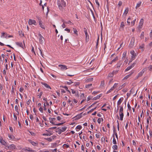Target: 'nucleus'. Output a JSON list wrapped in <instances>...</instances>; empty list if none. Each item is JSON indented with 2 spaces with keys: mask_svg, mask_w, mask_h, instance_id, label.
Here are the masks:
<instances>
[{
  "mask_svg": "<svg viewBox=\"0 0 152 152\" xmlns=\"http://www.w3.org/2000/svg\"><path fill=\"white\" fill-rule=\"evenodd\" d=\"M73 31H74V34L77 35L78 31H77V30H76V28H73Z\"/></svg>",
  "mask_w": 152,
  "mask_h": 152,
  "instance_id": "obj_37",
  "label": "nucleus"
},
{
  "mask_svg": "<svg viewBox=\"0 0 152 152\" xmlns=\"http://www.w3.org/2000/svg\"><path fill=\"white\" fill-rule=\"evenodd\" d=\"M95 1L96 4L98 5V7L99 8V4L98 2V0H95Z\"/></svg>",
  "mask_w": 152,
  "mask_h": 152,
  "instance_id": "obj_59",
  "label": "nucleus"
},
{
  "mask_svg": "<svg viewBox=\"0 0 152 152\" xmlns=\"http://www.w3.org/2000/svg\"><path fill=\"white\" fill-rule=\"evenodd\" d=\"M115 72L114 71H113L112 73H110L108 75V77H113L114 76V73Z\"/></svg>",
  "mask_w": 152,
  "mask_h": 152,
  "instance_id": "obj_18",
  "label": "nucleus"
},
{
  "mask_svg": "<svg viewBox=\"0 0 152 152\" xmlns=\"http://www.w3.org/2000/svg\"><path fill=\"white\" fill-rule=\"evenodd\" d=\"M39 20V23L40 26L43 29H45V27L44 25L42 24L41 20L38 18Z\"/></svg>",
  "mask_w": 152,
  "mask_h": 152,
  "instance_id": "obj_6",
  "label": "nucleus"
},
{
  "mask_svg": "<svg viewBox=\"0 0 152 152\" xmlns=\"http://www.w3.org/2000/svg\"><path fill=\"white\" fill-rule=\"evenodd\" d=\"M8 137L10 138L12 140L14 139L15 138V137L13 135H9Z\"/></svg>",
  "mask_w": 152,
  "mask_h": 152,
  "instance_id": "obj_46",
  "label": "nucleus"
},
{
  "mask_svg": "<svg viewBox=\"0 0 152 152\" xmlns=\"http://www.w3.org/2000/svg\"><path fill=\"white\" fill-rule=\"evenodd\" d=\"M1 34H2V35L1 36V37L3 36L5 38H7V34L6 33L3 32Z\"/></svg>",
  "mask_w": 152,
  "mask_h": 152,
  "instance_id": "obj_24",
  "label": "nucleus"
},
{
  "mask_svg": "<svg viewBox=\"0 0 152 152\" xmlns=\"http://www.w3.org/2000/svg\"><path fill=\"white\" fill-rule=\"evenodd\" d=\"M136 20V19H134L131 23V26H133L135 23V22Z\"/></svg>",
  "mask_w": 152,
  "mask_h": 152,
  "instance_id": "obj_30",
  "label": "nucleus"
},
{
  "mask_svg": "<svg viewBox=\"0 0 152 152\" xmlns=\"http://www.w3.org/2000/svg\"><path fill=\"white\" fill-rule=\"evenodd\" d=\"M122 102V100L121 99V98L120 99H119V100L118 102L117 105H120V104H121V103Z\"/></svg>",
  "mask_w": 152,
  "mask_h": 152,
  "instance_id": "obj_32",
  "label": "nucleus"
},
{
  "mask_svg": "<svg viewBox=\"0 0 152 152\" xmlns=\"http://www.w3.org/2000/svg\"><path fill=\"white\" fill-rule=\"evenodd\" d=\"M99 40V36H98V39L97 40L96 44V48H97V46H98V44Z\"/></svg>",
  "mask_w": 152,
  "mask_h": 152,
  "instance_id": "obj_42",
  "label": "nucleus"
},
{
  "mask_svg": "<svg viewBox=\"0 0 152 152\" xmlns=\"http://www.w3.org/2000/svg\"><path fill=\"white\" fill-rule=\"evenodd\" d=\"M127 107L128 108V109L129 110H131V107L129 104V103H128L127 104Z\"/></svg>",
  "mask_w": 152,
  "mask_h": 152,
  "instance_id": "obj_56",
  "label": "nucleus"
},
{
  "mask_svg": "<svg viewBox=\"0 0 152 152\" xmlns=\"http://www.w3.org/2000/svg\"><path fill=\"white\" fill-rule=\"evenodd\" d=\"M83 31L85 32V34H87V33H88L87 32V29L86 28H83Z\"/></svg>",
  "mask_w": 152,
  "mask_h": 152,
  "instance_id": "obj_54",
  "label": "nucleus"
},
{
  "mask_svg": "<svg viewBox=\"0 0 152 152\" xmlns=\"http://www.w3.org/2000/svg\"><path fill=\"white\" fill-rule=\"evenodd\" d=\"M41 83L43 85L45 86V87H46V88H50V89H51V88L50 87V86L49 85L45 83H42V82Z\"/></svg>",
  "mask_w": 152,
  "mask_h": 152,
  "instance_id": "obj_11",
  "label": "nucleus"
},
{
  "mask_svg": "<svg viewBox=\"0 0 152 152\" xmlns=\"http://www.w3.org/2000/svg\"><path fill=\"white\" fill-rule=\"evenodd\" d=\"M118 59V57L116 56L114 59H113L112 61V62H114Z\"/></svg>",
  "mask_w": 152,
  "mask_h": 152,
  "instance_id": "obj_44",
  "label": "nucleus"
},
{
  "mask_svg": "<svg viewBox=\"0 0 152 152\" xmlns=\"http://www.w3.org/2000/svg\"><path fill=\"white\" fill-rule=\"evenodd\" d=\"M123 108L122 106H121L120 107V108L119 111V114L121 113H123Z\"/></svg>",
  "mask_w": 152,
  "mask_h": 152,
  "instance_id": "obj_23",
  "label": "nucleus"
},
{
  "mask_svg": "<svg viewBox=\"0 0 152 152\" xmlns=\"http://www.w3.org/2000/svg\"><path fill=\"white\" fill-rule=\"evenodd\" d=\"M81 113H80V114L77 115L75 118V119L76 120H78L81 118Z\"/></svg>",
  "mask_w": 152,
  "mask_h": 152,
  "instance_id": "obj_17",
  "label": "nucleus"
},
{
  "mask_svg": "<svg viewBox=\"0 0 152 152\" xmlns=\"http://www.w3.org/2000/svg\"><path fill=\"white\" fill-rule=\"evenodd\" d=\"M104 81H102L101 82L100 86H103L104 85Z\"/></svg>",
  "mask_w": 152,
  "mask_h": 152,
  "instance_id": "obj_60",
  "label": "nucleus"
},
{
  "mask_svg": "<svg viewBox=\"0 0 152 152\" xmlns=\"http://www.w3.org/2000/svg\"><path fill=\"white\" fill-rule=\"evenodd\" d=\"M128 11L129 8L128 7L126 8L124 11V14L126 15L128 13Z\"/></svg>",
  "mask_w": 152,
  "mask_h": 152,
  "instance_id": "obj_26",
  "label": "nucleus"
},
{
  "mask_svg": "<svg viewBox=\"0 0 152 152\" xmlns=\"http://www.w3.org/2000/svg\"><path fill=\"white\" fill-rule=\"evenodd\" d=\"M28 24L29 25L34 24L35 25H37V22L35 20L29 19L28 22Z\"/></svg>",
  "mask_w": 152,
  "mask_h": 152,
  "instance_id": "obj_3",
  "label": "nucleus"
},
{
  "mask_svg": "<svg viewBox=\"0 0 152 152\" xmlns=\"http://www.w3.org/2000/svg\"><path fill=\"white\" fill-rule=\"evenodd\" d=\"M59 66L61 68V69L62 70H66L67 69L66 66L64 65H59Z\"/></svg>",
  "mask_w": 152,
  "mask_h": 152,
  "instance_id": "obj_5",
  "label": "nucleus"
},
{
  "mask_svg": "<svg viewBox=\"0 0 152 152\" xmlns=\"http://www.w3.org/2000/svg\"><path fill=\"white\" fill-rule=\"evenodd\" d=\"M144 37V32H142L140 35V37L141 39H143Z\"/></svg>",
  "mask_w": 152,
  "mask_h": 152,
  "instance_id": "obj_31",
  "label": "nucleus"
},
{
  "mask_svg": "<svg viewBox=\"0 0 152 152\" xmlns=\"http://www.w3.org/2000/svg\"><path fill=\"white\" fill-rule=\"evenodd\" d=\"M58 5L60 9L62 8V6H66V3L64 0H61V1H58Z\"/></svg>",
  "mask_w": 152,
  "mask_h": 152,
  "instance_id": "obj_2",
  "label": "nucleus"
},
{
  "mask_svg": "<svg viewBox=\"0 0 152 152\" xmlns=\"http://www.w3.org/2000/svg\"><path fill=\"white\" fill-rule=\"evenodd\" d=\"M145 70L142 69V71L138 74V76L140 77L142 76L144 73Z\"/></svg>",
  "mask_w": 152,
  "mask_h": 152,
  "instance_id": "obj_15",
  "label": "nucleus"
},
{
  "mask_svg": "<svg viewBox=\"0 0 152 152\" xmlns=\"http://www.w3.org/2000/svg\"><path fill=\"white\" fill-rule=\"evenodd\" d=\"M113 90V89L112 88H111L107 92L106 94H108L111 92Z\"/></svg>",
  "mask_w": 152,
  "mask_h": 152,
  "instance_id": "obj_57",
  "label": "nucleus"
},
{
  "mask_svg": "<svg viewBox=\"0 0 152 152\" xmlns=\"http://www.w3.org/2000/svg\"><path fill=\"white\" fill-rule=\"evenodd\" d=\"M39 42L40 44H42L44 42V38L40 34H39Z\"/></svg>",
  "mask_w": 152,
  "mask_h": 152,
  "instance_id": "obj_4",
  "label": "nucleus"
},
{
  "mask_svg": "<svg viewBox=\"0 0 152 152\" xmlns=\"http://www.w3.org/2000/svg\"><path fill=\"white\" fill-rule=\"evenodd\" d=\"M80 97L82 98H84V94H82L80 95Z\"/></svg>",
  "mask_w": 152,
  "mask_h": 152,
  "instance_id": "obj_63",
  "label": "nucleus"
},
{
  "mask_svg": "<svg viewBox=\"0 0 152 152\" xmlns=\"http://www.w3.org/2000/svg\"><path fill=\"white\" fill-rule=\"evenodd\" d=\"M102 96V94H100L97 95L96 97H94L93 99V100H96V99H99Z\"/></svg>",
  "mask_w": 152,
  "mask_h": 152,
  "instance_id": "obj_19",
  "label": "nucleus"
},
{
  "mask_svg": "<svg viewBox=\"0 0 152 152\" xmlns=\"http://www.w3.org/2000/svg\"><path fill=\"white\" fill-rule=\"evenodd\" d=\"M113 144H116L117 143L116 141V140L115 138L114 134H113Z\"/></svg>",
  "mask_w": 152,
  "mask_h": 152,
  "instance_id": "obj_25",
  "label": "nucleus"
},
{
  "mask_svg": "<svg viewBox=\"0 0 152 152\" xmlns=\"http://www.w3.org/2000/svg\"><path fill=\"white\" fill-rule=\"evenodd\" d=\"M38 49L39 50V53H40V55L41 56H42L43 57V54L42 53V52L41 50L39 48H38Z\"/></svg>",
  "mask_w": 152,
  "mask_h": 152,
  "instance_id": "obj_49",
  "label": "nucleus"
},
{
  "mask_svg": "<svg viewBox=\"0 0 152 152\" xmlns=\"http://www.w3.org/2000/svg\"><path fill=\"white\" fill-rule=\"evenodd\" d=\"M13 116L14 118V121H16V122L17 123V119L16 115H15V114H14Z\"/></svg>",
  "mask_w": 152,
  "mask_h": 152,
  "instance_id": "obj_41",
  "label": "nucleus"
},
{
  "mask_svg": "<svg viewBox=\"0 0 152 152\" xmlns=\"http://www.w3.org/2000/svg\"><path fill=\"white\" fill-rule=\"evenodd\" d=\"M71 90H72V94H74L76 93V91H75L72 89Z\"/></svg>",
  "mask_w": 152,
  "mask_h": 152,
  "instance_id": "obj_62",
  "label": "nucleus"
},
{
  "mask_svg": "<svg viewBox=\"0 0 152 152\" xmlns=\"http://www.w3.org/2000/svg\"><path fill=\"white\" fill-rule=\"evenodd\" d=\"M67 127L64 126L62 127H58L56 129V132L58 133L59 134H60L61 133L66 131L67 129Z\"/></svg>",
  "mask_w": 152,
  "mask_h": 152,
  "instance_id": "obj_1",
  "label": "nucleus"
},
{
  "mask_svg": "<svg viewBox=\"0 0 152 152\" xmlns=\"http://www.w3.org/2000/svg\"><path fill=\"white\" fill-rule=\"evenodd\" d=\"M125 25H124V23L123 22H121V25H120V28H124V26Z\"/></svg>",
  "mask_w": 152,
  "mask_h": 152,
  "instance_id": "obj_40",
  "label": "nucleus"
},
{
  "mask_svg": "<svg viewBox=\"0 0 152 152\" xmlns=\"http://www.w3.org/2000/svg\"><path fill=\"white\" fill-rule=\"evenodd\" d=\"M46 139L48 141H51L53 139H54V138L53 137H50L47 138H46Z\"/></svg>",
  "mask_w": 152,
  "mask_h": 152,
  "instance_id": "obj_20",
  "label": "nucleus"
},
{
  "mask_svg": "<svg viewBox=\"0 0 152 152\" xmlns=\"http://www.w3.org/2000/svg\"><path fill=\"white\" fill-rule=\"evenodd\" d=\"M22 31H18V33L19 34V35L21 37H23L24 36V34H23L22 33Z\"/></svg>",
  "mask_w": 152,
  "mask_h": 152,
  "instance_id": "obj_34",
  "label": "nucleus"
},
{
  "mask_svg": "<svg viewBox=\"0 0 152 152\" xmlns=\"http://www.w3.org/2000/svg\"><path fill=\"white\" fill-rule=\"evenodd\" d=\"M118 83H115L113 86L111 88L113 90L114 89H115L117 86V85H118Z\"/></svg>",
  "mask_w": 152,
  "mask_h": 152,
  "instance_id": "obj_43",
  "label": "nucleus"
},
{
  "mask_svg": "<svg viewBox=\"0 0 152 152\" xmlns=\"http://www.w3.org/2000/svg\"><path fill=\"white\" fill-rule=\"evenodd\" d=\"M149 69L150 70H152V65H150L148 67Z\"/></svg>",
  "mask_w": 152,
  "mask_h": 152,
  "instance_id": "obj_64",
  "label": "nucleus"
},
{
  "mask_svg": "<svg viewBox=\"0 0 152 152\" xmlns=\"http://www.w3.org/2000/svg\"><path fill=\"white\" fill-rule=\"evenodd\" d=\"M16 44L17 45L19 46L22 47L23 48H24V47H23L22 44L20 42H16Z\"/></svg>",
  "mask_w": 152,
  "mask_h": 152,
  "instance_id": "obj_14",
  "label": "nucleus"
},
{
  "mask_svg": "<svg viewBox=\"0 0 152 152\" xmlns=\"http://www.w3.org/2000/svg\"><path fill=\"white\" fill-rule=\"evenodd\" d=\"M15 111L17 112L18 114H19V112L18 111V107L17 105H15Z\"/></svg>",
  "mask_w": 152,
  "mask_h": 152,
  "instance_id": "obj_35",
  "label": "nucleus"
},
{
  "mask_svg": "<svg viewBox=\"0 0 152 152\" xmlns=\"http://www.w3.org/2000/svg\"><path fill=\"white\" fill-rule=\"evenodd\" d=\"M115 127H114L113 131L114 132L115 134V135L117 138L118 139V135H117V133L116 132H115Z\"/></svg>",
  "mask_w": 152,
  "mask_h": 152,
  "instance_id": "obj_55",
  "label": "nucleus"
},
{
  "mask_svg": "<svg viewBox=\"0 0 152 152\" xmlns=\"http://www.w3.org/2000/svg\"><path fill=\"white\" fill-rule=\"evenodd\" d=\"M130 20H131V18L130 17L128 18L127 20L128 25H130Z\"/></svg>",
  "mask_w": 152,
  "mask_h": 152,
  "instance_id": "obj_38",
  "label": "nucleus"
},
{
  "mask_svg": "<svg viewBox=\"0 0 152 152\" xmlns=\"http://www.w3.org/2000/svg\"><path fill=\"white\" fill-rule=\"evenodd\" d=\"M93 80V78H88L86 80V81L87 82H88L92 81Z\"/></svg>",
  "mask_w": 152,
  "mask_h": 152,
  "instance_id": "obj_28",
  "label": "nucleus"
},
{
  "mask_svg": "<svg viewBox=\"0 0 152 152\" xmlns=\"http://www.w3.org/2000/svg\"><path fill=\"white\" fill-rule=\"evenodd\" d=\"M86 36V42H88L89 40V36L88 35V34H85Z\"/></svg>",
  "mask_w": 152,
  "mask_h": 152,
  "instance_id": "obj_29",
  "label": "nucleus"
},
{
  "mask_svg": "<svg viewBox=\"0 0 152 152\" xmlns=\"http://www.w3.org/2000/svg\"><path fill=\"white\" fill-rule=\"evenodd\" d=\"M123 63V61H118V63L117 64V68L118 69H119L121 66L122 65Z\"/></svg>",
  "mask_w": 152,
  "mask_h": 152,
  "instance_id": "obj_7",
  "label": "nucleus"
},
{
  "mask_svg": "<svg viewBox=\"0 0 152 152\" xmlns=\"http://www.w3.org/2000/svg\"><path fill=\"white\" fill-rule=\"evenodd\" d=\"M92 84H88L86 86V88H89L92 86Z\"/></svg>",
  "mask_w": 152,
  "mask_h": 152,
  "instance_id": "obj_52",
  "label": "nucleus"
},
{
  "mask_svg": "<svg viewBox=\"0 0 152 152\" xmlns=\"http://www.w3.org/2000/svg\"><path fill=\"white\" fill-rule=\"evenodd\" d=\"M0 142L2 145H5L6 144V143L5 141L3 140V139L1 137H0Z\"/></svg>",
  "mask_w": 152,
  "mask_h": 152,
  "instance_id": "obj_10",
  "label": "nucleus"
},
{
  "mask_svg": "<svg viewBox=\"0 0 152 152\" xmlns=\"http://www.w3.org/2000/svg\"><path fill=\"white\" fill-rule=\"evenodd\" d=\"M119 114L120 116V120L121 121H122L124 115V113H121Z\"/></svg>",
  "mask_w": 152,
  "mask_h": 152,
  "instance_id": "obj_21",
  "label": "nucleus"
},
{
  "mask_svg": "<svg viewBox=\"0 0 152 152\" xmlns=\"http://www.w3.org/2000/svg\"><path fill=\"white\" fill-rule=\"evenodd\" d=\"M31 144L33 145H34V146H35L36 145V144H37V143H36V142H33V141H31Z\"/></svg>",
  "mask_w": 152,
  "mask_h": 152,
  "instance_id": "obj_58",
  "label": "nucleus"
},
{
  "mask_svg": "<svg viewBox=\"0 0 152 152\" xmlns=\"http://www.w3.org/2000/svg\"><path fill=\"white\" fill-rule=\"evenodd\" d=\"M82 126L80 125H78L77 126L76 129H80L82 128Z\"/></svg>",
  "mask_w": 152,
  "mask_h": 152,
  "instance_id": "obj_50",
  "label": "nucleus"
},
{
  "mask_svg": "<svg viewBox=\"0 0 152 152\" xmlns=\"http://www.w3.org/2000/svg\"><path fill=\"white\" fill-rule=\"evenodd\" d=\"M52 134L51 133H48L47 134H43V135H46L47 136H50Z\"/></svg>",
  "mask_w": 152,
  "mask_h": 152,
  "instance_id": "obj_45",
  "label": "nucleus"
},
{
  "mask_svg": "<svg viewBox=\"0 0 152 152\" xmlns=\"http://www.w3.org/2000/svg\"><path fill=\"white\" fill-rule=\"evenodd\" d=\"M80 84V83L78 82H77L74 83V86H78Z\"/></svg>",
  "mask_w": 152,
  "mask_h": 152,
  "instance_id": "obj_48",
  "label": "nucleus"
},
{
  "mask_svg": "<svg viewBox=\"0 0 152 152\" xmlns=\"http://www.w3.org/2000/svg\"><path fill=\"white\" fill-rule=\"evenodd\" d=\"M75 96L78 97L79 96V94L77 91H76V93H75Z\"/></svg>",
  "mask_w": 152,
  "mask_h": 152,
  "instance_id": "obj_51",
  "label": "nucleus"
},
{
  "mask_svg": "<svg viewBox=\"0 0 152 152\" xmlns=\"http://www.w3.org/2000/svg\"><path fill=\"white\" fill-rule=\"evenodd\" d=\"M143 20V19H141V20H140V22L139 23V26L140 27V28H141V27H142V26L143 25V23L141 21V20L142 21Z\"/></svg>",
  "mask_w": 152,
  "mask_h": 152,
  "instance_id": "obj_36",
  "label": "nucleus"
},
{
  "mask_svg": "<svg viewBox=\"0 0 152 152\" xmlns=\"http://www.w3.org/2000/svg\"><path fill=\"white\" fill-rule=\"evenodd\" d=\"M96 102H94V103H93L91 105V106H89L88 108L87 109H86L87 110H88L89 109L91 108V107L93 105H94L95 104H96Z\"/></svg>",
  "mask_w": 152,
  "mask_h": 152,
  "instance_id": "obj_47",
  "label": "nucleus"
},
{
  "mask_svg": "<svg viewBox=\"0 0 152 152\" xmlns=\"http://www.w3.org/2000/svg\"><path fill=\"white\" fill-rule=\"evenodd\" d=\"M126 56V51L124 52L123 54V57H122V59H123V60L124 59Z\"/></svg>",
  "mask_w": 152,
  "mask_h": 152,
  "instance_id": "obj_22",
  "label": "nucleus"
},
{
  "mask_svg": "<svg viewBox=\"0 0 152 152\" xmlns=\"http://www.w3.org/2000/svg\"><path fill=\"white\" fill-rule=\"evenodd\" d=\"M65 23L66 24H71L72 23V22H71L70 21V20H69L67 22H65Z\"/></svg>",
  "mask_w": 152,
  "mask_h": 152,
  "instance_id": "obj_61",
  "label": "nucleus"
},
{
  "mask_svg": "<svg viewBox=\"0 0 152 152\" xmlns=\"http://www.w3.org/2000/svg\"><path fill=\"white\" fill-rule=\"evenodd\" d=\"M118 146L117 145H114L113 147V148L114 150H116L118 149Z\"/></svg>",
  "mask_w": 152,
  "mask_h": 152,
  "instance_id": "obj_39",
  "label": "nucleus"
},
{
  "mask_svg": "<svg viewBox=\"0 0 152 152\" xmlns=\"http://www.w3.org/2000/svg\"><path fill=\"white\" fill-rule=\"evenodd\" d=\"M134 38L132 37V38L130 43L129 44V45L130 47H132L133 46L134 43Z\"/></svg>",
  "mask_w": 152,
  "mask_h": 152,
  "instance_id": "obj_8",
  "label": "nucleus"
},
{
  "mask_svg": "<svg viewBox=\"0 0 152 152\" xmlns=\"http://www.w3.org/2000/svg\"><path fill=\"white\" fill-rule=\"evenodd\" d=\"M103 121V119L102 118H99L98 119L97 122L99 124H100L101 123V121Z\"/></svg>",
  "mask_w": 152,
  "mask_h": 152,
  "instance_id": "obj_27",
  "label": "nucleus"
},
{
  "mask_svg": "<svg viewBox=\"0 0 152 152\" xmlns=\"http://www.w3.org/2000/svg\"><path fill=\"white\" fill-rule=\"evenodd\" d=\"M134 66V64H132L130 66L128 67L125 70V71L126 72L131 69L132 67H133Z\"/></svg>",
  "mask_w": 152,
  "mask_h": 152,
  "instance_id": "obj_9",
  "label": "nucleus"
},
{
  "mask_svg": "<svg viewBox=\"0 0 152 152\" xmlns=\"http://www.w3.org/2000/svg\"><path fill=\"white\" fill-rule=\"evenodd\" d=\"M122 1H120L119 2V3L118 4V6L119 7H120V6H121L122 5Z\"/></svg>",
  "mask_w": 152,
  "mask_h": 152,
  "instance_id": "obj_53",
  "label": "nucleus"
},
{
  "mask_svg": "<svg viewBox=\"0 0 152 152\" xmlns=\"http://www.w3.org/2000/svg\"><path fill=\"white\" fill-rule=\"evenodd\" d=\"M130 53L132 55V58L134 59V57L135 56V54H134V50H132L130 51Z\"/></svg>",
  "mask_w": 152,
  "mask_h": 152,
  "instance_id": "obj_13",
  "label": "nucleus"
},
{
  "mask_svg": "<svg viewBox=\"0 0 152 152\" xmlns=\"http://www.w3.org/2000/svg\"><path fill=\"white\" fill-rule=\"evenodd\" d=\"M144 45L143 44H142L140 45L139 49H141V50L143 51L144 50Z\"/></svg>",
  "mask_w": 152,
  "mask_h": 152,
  "instance_id": "obj_12",
  "label": "nucleus"
},
{
  "mask_svg": "<svg viewBox=\"0 0 152 152\" xmlns=\"http://www.w3.org/2000/svg\"><path fill=\"white\" fill-rule=\"evenodd\" d=\"M9 148H10V149L13 150L15 148L16 146L12 144V145H9Z\"/></svg>",
  "mask_w": 152,
  "mask_h": 152,
  "instance_id": "obj_16",
  "label": "nucleus"
},
{
  "mask_svg": "<svg viewBox=\"0 0 152 152\" xmlns=\"http://www.w3.org/2000/svg\"><path fill=\"white\" fill-rule=\"evenodd\" d=\"M141 2H139V3H137V4L136 8V9H137L138 7H139L141 5Z\"/></svg>",
  "mask_w": 152,
  "mask_h": 152,
  "instance_id": "obj_33",
  "label": "nucleus"
}]
</instances>
